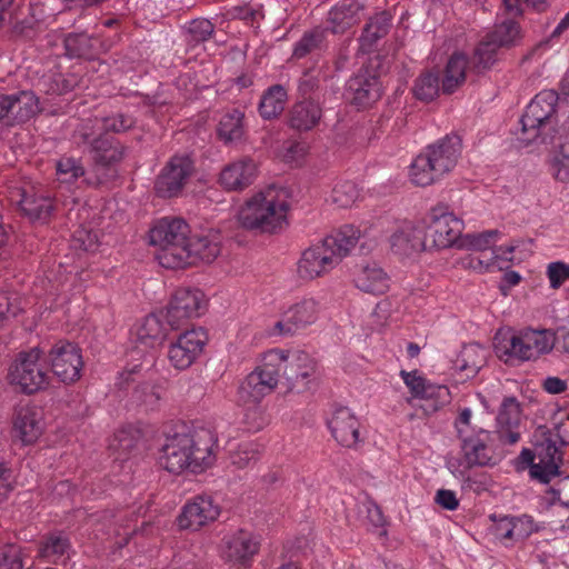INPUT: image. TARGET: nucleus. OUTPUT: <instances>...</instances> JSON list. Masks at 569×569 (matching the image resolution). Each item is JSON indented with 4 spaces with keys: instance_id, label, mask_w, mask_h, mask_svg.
Segmentation results:
<instances>
[{
    "instance_id": "nucleus-1",
    "label": "nucleus",
    "mask_w": 569,
    "mask_h": 569,
    "mask_svg": "<svg viewBox=\"0 0 569 569\" xmlns=\"http://www.w3.org/2000/svg\"><path fill=\"white\" fill-rule=\"evenodd\" d=\"M288 358H280L279 366L266 363L257 367L250 372L239 388L240 398L253 405L248 409L246 421L249 429L259 430L262 428L263 419L258 403L263 397L270 393L279 382V371L282 367L284 387L283 396L301 393L309 389L311 378L316 373V365L309 358H296L295 362L284 363Z\"/></svg>"
},
{
    "instance_id": "nucleus-2",
    "label": "nucleus",
    "mask_w": 569,
    "mask_h": 569,
    "mask_svg": "<svg viewBox=\"0 0 569 569\" xmlns=\"http://www.w3.org/2000/svg\"><path fill=\"white\" fill-rule=\"evenodd\" d=\"M218 438L207 428L191 433H174L166 438L159 456V465L169 472L183 470L201 472L216 461Z\"/></svg>"
},
{
    "instance_id": "nucleus-3",
    "label": "nucleus",
    "mask_w": 569,
    "mask_h": 569,
    "mask_svg": "<svg viewBox=\"0 0 569 569\" xmlns=\"http://www.w3.org/2000/svg\"><path fill=\"white\" fill-rule=\"evenodd\" d=\"M569 106L559 102L555 90H542L527 106L520 118L519 140L529 143L555 142L567 122Z\"/></svg>"
},
{
    "instance_id": "nucleus-4",
    "label": "nucleus",
    "mask_w": 569,
    "mask_h": 569,
    "mask_svg": "<svg viewBox=\"0 0 569 569\" xmlns=\"http://www.w3.org/2000/svg\"><path fill=\"white\" fill-rule=\"evenodd\" d=\"M359 238V229L353 226H343L320 242L307 248L298 261L299 277L312 280L328 273L350 253Z\"/></svg>"
},
{
    "instance_id": "nucleus-5",
    "label": "nucleus",
    "mask_w": 569,
    "mask_h": 569,
    "mask_svg": "<svg viewBox=\"0 0 569 569\" xmlns=\"http://www.w3.org/2000/svg\"><path fill=\"white\" fill-rule=\"evenodd\" d=\"M459 136L448 134L427 146L410 166V180L416 186L427 187L453 170L461 154Z\"/></svg>"
},
{
    "instance_id": "nucleus-6",
    "label": "nucleus",
    "mask_w": 569,
    "mask_h": 569,
    "mask_svg": "<svg viewBox=\"0 0 569 569\" xmlns=\"http://www.w3.org/2000/svg\"><path fill=\"white\" fill-rule=\"evenodd\" d=\"M289 204L274 187L254 193L238 211V221L249 230L276 232L287 224Z\"/></svg>"
},
{
    "instance_id": "nucleus-7",
    "label": "nucleus",
    "mask_w": 569,
    "mask_h": 569,
    "mask_svg": "<svg viewBox=\"0 0 569 569\" xmlns=\"http://www.w3.org/2000/svg\"><path fill=\"white\" fill-rule=\"evenodd\" d=\"M190 228L180 218L164 217L150 230V243L159 247L157 259L167 269L183 268L189 257L186 244Z\"/></svg>"
},
{
    "instance_id": "nucleus-8",
    "label": "nucleus",
    "mask_w": 569,
    "mask_h": 569,
    "mask_svg": "<svg viewBox=\"0 0 569 569\" xmlns=\"http://www.w3.org/2000/svg\"><path fill=\"white\" fill-rule=\"evenodd\" d=\"M556 333L551 329H499L493 337L496 356H542L555 347Z\"/></svg>"
},
{
    "instance_id": "nucleus-9",
    "label": "nucleus",
    "mask_w": 569,
    "mask_h": 569,
    "mask_svg": "<svg viewBox=\"0 0 569 569\" xmlns=\"http://www.w3.org/2000/svg\"><path fill=\"white\" fill-rule=\"evenodd\" d=\"M127 148L117 139L107 134H99L91 141L89 152L93 162V177H87L86 183L91 187H98L116 178L114 167L119 164L124 156Z\"/></svg>"
},
{
    "instance_id": "nucleus-10",
    "label": "nucleus",
    "mask_w": 569,
    "mask_h": 569,
    "mask_svg": "<svg viewBox=\"0 0 569 569\" xmlns=\"http://www.w3.org/2000/svg\"><path fill=\"white\" fill-rule=\"evenodd\" d=\"M207 298L198 288H179L171 296L164 311V320L171 330H179L188 321L199 318L207 310Z\"/></svg>"
},
{
    "instance_id": "nucleus-11",
    "label": "nucleus",
    "mask_w": 569,
    "mask_h": 569,
    "mask_svg": "<svg viewBox=\"0 0 569 569\" xmlns=\"http://www.w3.org/2000/svg\"><path fill=\"white\" fill-rule=\"evenodd\" d=\"M463 230V221L448 210L446 206L433 207L429 222L423 228L429 250L446 249L458 244Z\"/></svg>"
},
{
    "instance_id": "nucleus-12",
    "label": "nucleus",
    "mask_w": 569,
    "mask_h": 569,
    "mask_svg": "<svg viewBox=\"0 0 569 569\" xmlns=\"http://www.w3.org/2000/svg\"><path fill=\"white\" fill-rule=\"evenodd\" d=\"M259 550V539L250 531L238 529L222 538L220 557L228 565L248 568Z\"/></svg>"
},
{
    "instance_id": "nucleus-13",
    "label": "nucleus",
    "mask_w": 569,
    "mask_h": 569,
    "mask_svg": "<svg viewBox=\"0 0 569 569\" xmlns=\"http://www.w3.org/2000/svg\"><path fill=\"white\" fill-rule=\"evenodd\" d=\"M41 358H19L9 368L8 381L24 395H33L49 383L47 367Z\"/></svg>"
},
{
    "instance_id": "nucleus-14",
    "label": "nucleus",
    "mask_w": 569,
    "mask_h": 569,
    "mask_svg": "<svg viewBox=\"0 0 569 569\" xmlns=\"http://www.w3.org/2000/svg\"><path fill=\"white\" fill-rule=\"evenodd\" d=\"M522 459L530 465V476L542 483H548L551 478L559 475L561 453L551 438H546L537 446L536 453L529 449L521 451Z\"/></svg>"
},
{
    "instance_id": "nucleus-15",
    "label": "nucleus",
    "mask_w": 569,
    "mask_h": 569,
    "mask_svg": "<svg viewBox=\"0 0 569 569\" xmlns=\"http://www.w3.org/2000/svg\"><path fill=\"white\" fill-rule=\"evenodd\" d=\"M193 171V162L188 156H173L158 176L154 190L159 197L178 196Z\"/></svg>"
},
{
    "instance_id": "nucleus-16",
    "label": "nucleus",
    "mask_w": 569,
    "mask_h": 569,
    "mask_svg": "<svg viewBox=\"0 0 569 569\" xmlns=\"http://www.w3.org/2000/svg\"><path fill=\"white\" fill-rule=\"evenodd\" d=\"M39 111V100L32 91L0 94V121L7 126L24 123Z\"/></svg>"
},
{
    "instance_id": "nucleus-17",
    "label": "nucleus",
    "mask_w": 569,
    "mask_h": 569,
    "mask_svg": "<svg viewBox=\"0 0 569 569\" xmlns=\"http://www.w3.org/2000/svg\"><path fill=\"white\" fill-rule=\"evenodd\" d=\"M13 433L23 445L34 443L43 432V411L31 402H19L14 407Z\"/></svg>"
},
{
    "instance_id": "nucleus-18",
    "label": "nucleus",
    "mask_w": 569,
    "mask_h": 569,
    "mask_svg": "<svg viewBox=\"0 0 569 569\" xmlns=\"http://www.w3.org/2000/svg\"><path fill=\"white\" fill-rule=\"evenodd\" d=\"M318 305L313 299H303L292 305L278 320L271 335L293 336L317 320Z\"/></svg>"
},
{
    "instance_id": "nucleus-19",
    "label": "nucleus",
    "mask_w": 569,
    "mask_h": 569,
    "mask_svg": "<svg viewBox=\"0 0 569 569\" xmlns=\"http://www.w3.org/2000/svg\"><path fill=\"white\" fill-rule=\"evenodd\" d=\"M163 319V309L144 317L134 333L131 347L132 352L144 356L161 351L160 347L162 346L166 337L164 326L162 323Z\"/></svg>"
},
{
    "instance_id": "nucleus-20",
    "label": "nucleus",
    "mask_w": 569,
    "mask_h": 569,
    "mask_svg": "<svg viewBox=\"0 0 569 569\" xmlns=\"http://www.w3.org/2000/svg\"><path fill=\"white\" fill-rule=\"evenodd\" d=\"M220 512V506L210 496H197L182 508L178 525L181 529L196 531L216 521Z\"/></svg>"
},
{
    "instance_id": "nucleus-21",
    "label": "nucleus",
    "mask_w": 569,
    "mask_h": 569,
    "mask_svg": "<svg viewBox=\"0 0 569 569\" xmlns=\"http://www.w3.org/2000/svg\"><path fill=\"white\" fill-rule=\"evenodd\" d=\"M58 199L42 187H29L21 191L19 201L22 213L31 221L47 222L58 209Z\"/></svg>"
},
{
    "instance_id": "nucleus-22",
    "label": "nucleus",
    "mask_w": 569,
    "mask_h": 569,
    "mask_svg": "<svg viewBox=\"0 0 569 569\" xmlns=\"http://www.w3.org/2000/svg\"><path fill=\"white\" fill-rule=\"evenodd\" d=\"M521 406L516 397H505L496 417V432L501 442L515 445L520 439Z\"/></svg>"
},
{
    "instance_id": "nucleus-23",
    "label": "nucleus",
    "mask_w": 569,
    "mask_h": 569,
    "mask_svg": "<svg viewBox=\"0 0 569 569\" xmlns=\"http://www.w3.org/2000/svg\"><path fill=\"white\" fill-rule=\"evenodd\" d=\"M347 94L351 103L359 108H367L379 100L381 86L378 76L369 68L360 70L348 81Z\"/></svg>"
},
{
    "instance_id": "nucleus-24",
    "label": "nucleus",
    "mask_w": 569,
    "mask_h": 569,
    "mask_svg": "<svg viewBox=\"0 0 569 569\" xmlns=\"http://www.w3.org/2000/svg\"><path fill=\"white\" fill-rule=\"evenodd\" d=\"M400 376L409 388L412 398L422 400H433L429 406L432 411L443 406L449 398V389L446 386H436L428 383L427 380L419 375L417 370L406 371L401 370Z\"/></svg>"
},
{
    "instance_id": "nucleus-25",
    "label": "nucleus",
    "mask_w": 569,
    "mask_h": 569,
    "mask_svg": "<svg viewBox=\"0 0 569 569\" xmlns=\"http://www.w3.org/2000/svg\"><path fill=\"white\" fill-rule=\"evenodd\" d=\"M461 439V450L467 467L488 466L491 463L490 449L488 442L490 433L480 429L476 435H468L467 430L459 428Z\"/></svg>"
},
{
    "instance_id": "nucleus-26",
    "label": "nucleus",
    "mask_w": 569,
    "mask_h": 569,
    "mask_svg": "<svg viewBox=\"0 0 569 569\" xmlns=\"http://www.w3.org/2000/svg\"><path fill=\"white\" fill-rule=\"evenodd\" d=\"M186 247L189 257L183 262V268L199 261L210 263L220 253V236L217 232L189 234Z\"/></svg>"
},
{
    "instance_id": "nucleus-27",
    "label": "nucleus",
    "mask_w": 569,
    "mask_h": 569,
    "mask_svg": "<svg viewBox=\"0 0 569 569\" xmlns=\"http://www.w3.org/2000/svg\"><path fill=\"white\" fill-rule=\"evenodd\" d=\"M256 176V162L243 158L229 163L221 170L219 183L228 191H241L254 181Z\"/></svg>"
},
{
    "instance_id": "nucleus-28",
    "label": "nucleus",
    "mask_w": 569,
    "mask_h": 569,
    "mask_svg": "<svg viewBox=\"0 0 569 569\" xmlns=\"http://www.w3.org/2000/svg\"><path fill=\"white\" fill-rule=\"evenodd\" d=\"M359 421L357 417L346 407L335 410L328 427L333 438L341 446L352 448L359 440Z\"/></svg>"
},
{
    "instance_id": "nucleus-29",
    "label": "nucleus",
    "mask_w": 569,
    "mask_h": 569,
    "mask_svg": "<svg viewBox=\"0 0 569 569\" xmlns=\"http://www.w3.org/2000/svg\"><path fill=\"white\" fill-rule=\"evenodd\" d=\"M391 250L401 257H411L421 251L429 250L423 228L405 226L390 237Z\"/></svg>"
},
{
    "instance_id": "nucleus-30",
    "label": "nucleus",
    "mask_w": 569,
    "mask_h": 569,
    "mask_svg": "<svg viewBox=\"0 0 569 569\" xmlns=\"http://www.w3.org/2000/svg\"><path fill=\"white\" fill-rule=\"evenodd\" d=\"M553 149V158L551 161V172L553 178L560 182H569V113L567 122L561 126L559 137L555 138V142H541Z\"/></svg>"
},
{
    "instance_id": "nucleus-31",
    "label": "nucleus",
    "mask_w": 569,
    "mask_h": 569,
    "mask_svg": "<svg viewBox=\"0 0 569 569\" xmlns=\"http://www.w3.org/2000/svg\"><path fill=\"white\" fill-rule=\"evenodd\" d=\"M353 281L358 289L373 295L383 293L389 287V277L376 262L360 266Z\"/></svg>"
},
{
    "instance_id": "nucleus-32",
    "label": "nucleus",
    "mask_w": 569,
    "mask_h": 569,
    "mask_svg": "<svg viewBox=\"0 0 569 569\" xmlns=\"http://www.w3.org/2000/svg\"><path fill=\"white\" fill-rule=\"evenodd\" d=\"M322 110L319 103L312 100H303L292 106L289 111L288 123L297 131H309L321 120Z\"/></svg>"
},
{
    "instance_id": "nucleus-33",
    "label": "nucleus",
    "mask_w": 569,
    "mask_h": 569,
    "mask_svg": "<svg viewBox=\"0 0 569 569\" xmlns=\"http://www.w3.org/2000/svg\"><path fill=\"white\" fill-rule=\"evenodd\" d=\"M362 6L357 1H342L335 6L328 16L332 33H345L360 21Z\"/></svg>"
},
{
    "instance_id": "nucleus-34",
    "label": "nucleus",
    "mask_w": 569,
    "mask_h": 569,
    "mask_svg": "<svg viewBox=\"0 0 569 569\" xmlns=\"http://www.w3.org/2000/svg\"><path fill=\"white\" fill-rule=\"evenodd\" d=\"M468 59L462 53H453L443 70L441 78V92L451 94L466 81Z\"/></svg>"
},
{
    "instance_id": "nucleus-35",
    "label": "nucleus",
    "mask_w": 569,
    "mask_h": 569,
    "mask_svg": "<svg viewBox=\"0 0 569 569\" xmlns=\"http://www.w3.org/2000/svg\"><path fill=\"white\" fill-rule=\"evenodd\" d=\"M288 99V91L282 84L269 87L261 96L259 102V113L266 119H274L284 110Z\"/></svg>"
},
{
    "instance_id": "nucleus-36",
    "label": "nucleus",
    "mask_w": 569,
    "mask_h": 569,
    "mask_svg": "<svg viewBox=\"0 0 569 569\" xmlns=\"http://www.w3.org/2000/svg\"><path fill=\"white\" fill-rule=\"evenodd\" d=\"M208 341L209 336L204 328H192L182 332L176 342L170 343V351L180 350L183 356H198L203 352Z\"/></svg>"
},
{
    "instance_id": "nucleus-37",
    "label": "nucleus",
    "mask_w": 569,
    "mask_h": 569,
    "mask_svg": "<svg viewBox=\"0 0 569 569\" xmlns=\"http://www.w3.org/2000/svg\"><path fill=\"white\" fill-rule=\"evenodd\" d=\"M141 438L140 431L132 426H127L114 432L109 449L116 459L126 460L137 449Z\"/></svg>"
},
{
    "instance_id": "nucleus-38",
    "label": "nucleus",
    "mask_w": 569,
    "mask_h": 569,
    "mask_svg": "<svg viewBox=\"0 0 569 569\" xmlns=\"http://www.w3.org/2000/svg\"><path fill=\"white\" fill-rule=\"evenodd\" d=\"M70 542L61 535H50L40 547V556L52 562H62L69 558Z\"/></svg>"
},
{
    "instance_id": "nucleus-39",
    "label": "nucleus",
    "mask_w": 569,
    "mask_h": 569,
    "mask_svg": "<svg viewBox=\"0 0 569 569\" xmlns=\"http://www.w3.org/2000/svg\"><path fill=\"white\" fill-rule=\"evenodd\" d=\"M390 26L391 18L386 11L378 12L370 18L361 36L362 47H371L375 44L380 38L385 37L389 32Z\"/></svg>"
},
{
    "instance_id": "nucleus-40",
    "label": "nucleus",
    "mask_w": 569,
    "mask_h": 569,
    "mask_svg": "<svg viewBox=\"0 0 569 569\" xmlns=\"http://www.w3.org/2000/svg\"><path fill=\"white\" fill-rule=\"evenodd\" d=\"M326 44V30L315 28L305 32L300 40L295 44L292 57L302 59L310 53L320 51Z\"/></svg>"
},
{
    "instance_id": "nucleus-41",
    "label": "nucleus",
    "mask_w": 569,
    "mask_h": 569,
    "mask_svg": "<svg viewBox=\"0 0 569 569\" xmlns=\"http://www.w3.org/2000/svg\"><path fill=\"white\" fill-rule=\"evenodd\" d=\"M243 113L240 110L233 109L224 113L219 122L218 134L226 142H231L241 139L243 134Z\"/></svg>"
},
{
    "instance_id": "nucleus-42",
    "label": "nucleus",
    "mask_w": 569,
    "mask_h": 569,
    "mask_svg": "<svg viewBox=\"0 0 569 569\" xmlns=\"http://www.w3.org/2000/svg\"><path fill=\"white\" fill-rule=\"evenodd\" d=\"M82 350L70 341L59 340L54 345L39 343L31 347L29 351L22 350L17 356H80Z\"/></svg>"
},
{
    "instance_id": "nucleus-43",
    "label": "nucleus",
    "mask_w": 569,
    "mask_h": 569,
    "mask_svg": "<svg viewBox=\"0 0 569 569\" xmlns=\"http://www.w3.org/2000/svg\"><path fill=\"white\" fill-rule=\"evenodd\" d=\"M63 42L70 58H90L94 54L93 39L87 33H69Z\"/></svg>"
},
{
    "instance_id": "nucleus-44",
    "label": "nucleus",
    "mask_w": 569,
    "mask_h": 569,
    "mask_svg": "<svg viewBox=\"0 0 569 569\" xmlns=\"http://www.w3.org/2000/svg\"><path fill=\"white\" fill-rule=\"evenodd\" d=\"M500 48L511 47L518 43L521 38L520 27L512 17L497 24L495 30L488 34Z\"/></svg>"
},
{
    "instance_id": "nucleus-45",
    "label": "nucleus",
    "mask_w": 569,
    "mask_h": 569,
    "mask_svg": "<svg viewBox=\"0 0 569 569\" xmlns=\"http://www.w3.org/2000/svg\"><path fill=\"white\" fill-rule=\"evenodd\" d=\"M82 367V358H53L51 363L53 375L64 383L78 380Z\"/></svg>"
},
{
    "instance_id": "nucleus-46",
    "label": "nucleus",
    "mask_w": 569,
    "mask_h": 569,
    "mask_svg": "<svg viewBox=\"0 0 569 569\" xmlns=\"http://www.w3.org/2000/svg\"><path fill=\"white\" fill-rule=\"evenodd\" d=\"M441 92V82L438 72L422 73L415 82L413 93L417 99L431 101Z\"/></svg>"
},
{
    "instance_id": "nucleus-47",
    "label": "nucleus",
    "mask_w": 569,
    "mask_h": 569,
    "mask_svg": "<svg viewBox=\"0 0 569 569\" xmlns=\"http://www.w3.org/2000/svg\"><path fill=\"white\" fill-rule=\"evenodd\" d=\"M500 47L488 36L477 47L472 63L478 72L485 71L496 62L497 51Z\"/></svg>"
},
{
    "instance_id": "nucleus-48",
    "label": "nucleus",
    "mask_w": 569,
    "mask_h": 569,
    "mask_svg": "<svg viewBox=\"0 0 569 569\" xmlns=\"http://www.w3.org/2000/svg\"><path fill=\"white\" fill-rule=\"evenodd\" d=\"M500 232L498 230H488L480 233H468L461 237L458 247L485 252L497 241Z\"/></svg>"
},
{
    "instance_id": "nucleus-49",
    "label": "nucleus",
    "mask_w": 569,
    "mask_h": 569,
    "mask_svg": "<svg viewBox=\"0 0 569 569\" xmlns=\"http://www.w3.org/2000/svg\"><path fill=\"white\" fill-rule=\"evenodd\" d=\"M58 180L64 183H71L78 178L84 176V168L79 160L72 157H62L56 164Z\"/></svg>"
},
{
    "instance_id": "nucleus-50",
    "label": "nucleus",
    "mask_w": 569,
    "mask_h": 569,
    "mask_svg": "<svg viewBox=\"0 0 569 569\" xmlns=\"http://www.w3.org/2000/svg\"><path fill=\"white\" fill-rule=\"evenodd\" d=\"M359 197V190L356 183L351 181L338 182L331 192V201L340 208L352 206Z\"/></svg>"
},
{
    "instance_id": "nucleus-51",
    "label": "nucleus",
    "mask_w": 569,
    "mask_h": 569,
    "mask_svg": "<svg viewBox=\"0 0 569 569\" xmlns=\"http://www.w3.org/2000/svg\"><path fill=\"white\" fill-rule=\"evenodd\" d=\"M26 555L17 545H7L0 551V569H24Z\"/></svg>"
},
{
    "instance_id": "nucleus-52",
    "label": "nucleus",
    "mask_w": 569,
    "mask_h": 569,
    "mask_svg": "<svg viewBox=\"0 0 569 569\" xmlns=\"http://www.w3.org/2000/svg\"><path fill=\"white\" fill-rule=\"evenodd\" d=\"M259 451L253 443H241L232 451L230 459L232 466L238 469H244L254 465L258 460Z\"/></svg>"
},
{
    "instance_id": "nucleus-53",
    "label": "nucleus",
    "mask_w": 569,
    "mask_h": 569,
    "mask_svg": "<svg viewBox=\"0 0 569 569\" xmlns=\"http://www.w3.org/2000/svg\"><path fill=\"white\" fill-rule=\"evenodd\" d=\"M485 361H469V358H455L452 360L451 369L453 370L452 376L459 382H463L470 378H473L479 369L483 366Z\"/></svg>"
},
{
    "instance_id": "nucleus-54",
    "label": "nucleus",
    "mask_w": 569,
    "mask_h": 569,
    "mask_svg": "<svg viewBox=\"0 0 569 569\" xmlns=\"http://www.w3.org/2000/svg\"><path fill=\"white\" fill-rule=\"evenodd\" d=\"M526 7L543 11L547 8V0H502L503 13L508 17L517 18L522 16Z\"/></svg>"
},
{
    "instance_id": "nucleus-55",
    "label": "nucleus",
    "mask_w": 569,
    "mask_h": 569,
    "mask_svg": "<svg viewBox=\"0 0 569 569\" xmlns=\"http://www.w3.org/2000/svg\"><path fill=\"white\" fill-rule=\"evenodd\" d=\"M187 30L191 37L190 42L197 44L211 38L214 31V26L207 19H194L189 22Z\"/></svg>"
},
{
    "instance_id": "nucleus-56",
    "label": "nucleus",
    "mask_w": 569,
    "mask_h": 569,
    "mask_svg": "<svg viewBox=\"0 0 569 569\" xmlns=\"http://www.w3.org/2000/svg\"><path fill=\"white\" fill-rule=\"evenodd\" d=\"M102 129L107 132L121 133L131 129L136 124V120L124 113H114L102 118Z\"/></svg>"
},
{
    "instance_id": "nucleus-57",
    "label": "nucleus",
    "mask_w": 569,
    "mask_h": 569,
    "mask_svg": "<svg viewBox=\"0 0 569 569\" xmlns=\"http://www.w3.org/2000/svg\"><path fill=\"white\" fill-rule=\"evenodd\" d=\"M513 541L523 540L537 530L533 519L523 515L520 517H511Z\"/></svg>"
},
{
    "instance_id": "nucleus-58",
    "label": "nucleus",
    "mask_w": 569,
    "mask_h": 569,
    "mask_svg": "<svg viewBox=\"0 0 569 569\" xmlns=\"http://www.w3.org/2000/svg\"><path fill=\"white\" fill-rule=\"evenodd\" d=\"M547 274L552 288H559L563 282L569 280V264L556 261L548 266Z\"/></svg>"
},
{
    "instance_id": "nucleus-59",
    "label": "nucleus",
    "mask_w": 569,
    "mask_h": 569,
    "mask_svg": "<svg viewBox=\"0 0 569 569\" xmlns=\"http://www.w3.org/2000/svg\"><path fill=\"white\" fill-rule=\"evenodd\" d=\"M491 519L495 521L491 530L496 539L500 541H513L511 517L503 516L497 519L496 516H491Z\"/></svg>"
},
{
    "instance_id": "nucleus-60",
    "label": "nucleus",
    "mask_w": 569,
    "mask_h": 569,
    "mask_svg": "<svg viewBox=\"0 0 569 569\" xmlns=\"http://www.w3.org/2000/svg\"><path fill=\"white\" fill-rule=\"evenodd\" d=\"M521 243H523V240H513L508 246H500V247L492 248L490 251L492 264L493 266L498 264L499 269H502V267L499 264V262L500 261H502V262L512 261L513 260L512 253L515 252V250L517 248H519V246Z\"/></svg>"
},
{
    "instance_id": "nucleus-61",
    "label": "nucleus",
    "mask_w": 569,
    "mask_h": 569,
    "mask_svg": "<svg viewBox=\"0 0 569 569\" xmlns=\"http://www.w3.org/2000/svg\"><path fill=\"white\" fill-rule=\"evenodd\" d=\"M98 122V119H86L83 120L74 131V139L78 143L89 144L91 147V141L96 139L94 127Z\"/></svg>"
},
{
    "instance_id": "nucleus-62",
    "label": "nucleus",
    "mask_w": 569,
    "mask_h": 569,
    "mask_svg": "<svg viewBox=\"0 0 569 569\" xmlns=\"http://www.w3.org/2000/svg\"><path fill=\"white\" fill-rule=\"evenodd\" d=\"M80 78L76 74H58L53 78V86L51 90L58 94H63L72 91L79 86Z\"/></svg>"
},
{
    "instance_id": "nucleus-63",
    "label": "nucleus",
    "mask_w": 569,
    "mask_h": 569,
    "mask_svg": "<svg viewBox=\"0 0 569 569\" xmlns=\"http://www.w3.org/2000/svg\"><path fill=\"white\" fill-rule=\"evenodd\" d=\"M435 500L439 506L447 510H456L459 506V500L452 490H438Z\"/></svg>"
},
{
    "instance_id": "nucleus-64",
    "label": "nucleus",
    "mask_w": 569,
    "mask_h": 569,
    "mask_svg": "<svg viewBox=\"0 0 569 569\" xmlns=\"http://www.w3.org/2000/svg\"><path fill=\"white\" fill-rule=\"evenodd\" d=\"M389 312V303L386 301L379 302L371 313V325L375 328H381L387 323Z\"/></svg>"
}]
</instances>
